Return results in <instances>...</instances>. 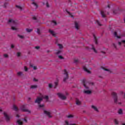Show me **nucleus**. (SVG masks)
Instances as JSON below:
<instances>
[{"label":"nucleus","mask_w":125,"mask_h":125,"mask_svg":"<svg viewBox=\"0 0 125 125\" xmlns=\"http://www.w3.org/2000/svg\"><path fill=\"white\" fill-rule=\"evenodd\" d=\"M11 48H14V44H11Z\"/></svg>","instance_id":"obj_55"},{"label":"nucleus","mask_w":125,"mask_h":125,"mask_svg":"<svg viewBox=\"0 0 125 125\" xmlns=\"http://www.w3.org/2000/svg\"><path fill=\"white\" fill-rule=\"evenodd\" d=\"M113 46H114V48L117 49V46H116V44H115V43L113 44Z\"/></svg>","instance_id":"obj_53"},{"label":"nucleus","mask_w":125,"mask_h":125,"mask_svg":"<svg viewBox=\"0 0 125 125\" xmlns=\"http://www.w3.org/2000/svg\"><path fill=\"white\" fill-rule=\"evenodd\" d=\"M44 114H45V115H46V116H48L49 118H51V116H50V112L46 110H44Z\"/></svg>","instance_id":"obj_10"},{"label":"nucleus","mask_w":125,"mask_h":125,"mask_svg":"<svg viewBox=\"0 0 125 125\" xmlns=\"http://www.w3.org/2000/svg\"><path fill=\"white\" fill-rule=\"evenodd\" d=\"M42 101V98L37 97L35 100V103H38V104H41V102Z\"/></svg>","instance_id":"obj_8"},{"label":"nucleus","mask_w":125,"mask_h":125,"mask_svg":"<svg viewBox=\"0 0 125 125\" xmlns=\"http://www.w3.org/2000/svg\"><path fill=\"white\" fill-rule=\"evenodd\" d=\"M3 115L6 122H9V121H10V117H9L5 112H4Z\"/></svg>","instance_id":"obj_7"},{"label":"nucleus","mask_w":125,"mask_h":125,"mask_svg":"<svg viewBox=\"0 0 125 125\" xmlns=\"http://www.w3.org/2000/svg\"><path fill=\"white\" fill-rule=\"evenodd\" d=\"M112 96L113 97L114 100V103L116 104H119V105H121L122 103L121 102H119L118 99V96L117 95V93L115 92H112L111 93Z\"/></svg>","instance_id":"obj_1"},{"label":"nucleus","mask_w":125,"mask_h":125,"mask_svg":"<svg viewBox=\"0 0 125 125\" xmlns=\"http://www.w3.org/2000/svg\"><path fill=\"white\" fill-rule=\"evenodd\" d=\"M6 5H7V4L6 3H4V8H6Z\"/></svg>","instance_id":"obj_47"},{"label":"nucleus","mask_w":125,"mask_h":125,"mask_svg":"<svg viewBox=\"0 0 125 125\" xmlns=\"http://www.w3.org/2000/svg\"><path fill=\"white\" fill-rule=\"evenodd\" d=\"M30 67L33 68L34 70H37V66H34L33 64H30Z\"/></svg>","instance_id":"obj_34"},{"label":"nucleus","mask_w":125,"mask_h":125,"mask_svg":"<svg viewBox=\"0 0 125 125\" xmlns=\"http://www.w3.org/2000/svg\"><path fill=\"white\" fill-rule=\"evenodd\" d=\"M20 109L22 111V112H28V113H31V111L27 109H26L25 105H21L20 107Z\"/></svg>","instance_id":"obj_6"},{"label":"nucleus","mask_w":125,"mask_h":125,"mask_svg":"<svg viewBox=\"0 0 125 125\" xmlns=\"http://www.w3.org/2000/svg\"><path fill=\"white\" fill-rule=\"evenodd\" d=\"M3 57H4V58H8V55L5 54L3 55Z\"/></svg>","instance_id":"obj_42"},{"label":"nucleus","mask_w":125,"mask_h":125,"mask_svg":"<svg viewBox=\"0 0 125 125\" xmlns=\"http://www.w3.org/2000/svg\"><path fill=\"white\" fill-rule=\"evenodd\" d=\"M52 23H54V25L55 26H56V25H57V22H56V21H52Z\"/></svg>","instance_id":"obj_39"},{"label":"nucleus","mask_w":125,"mask_h":125,"mask_svg":"<svg viewBox=\"0 0 125 125\" xmlns=\"http://www.w3.org/2000/svg\"><path fill=\"white\" fill-rule=\"evenodd\" d=\"M66 117L68 119H72V118H74V116L72 114H70L69 115H67Z\"/></svg>","instance_id":"obj_24"},{"label":"nucleus","mask_w":125,"mask_h":125,"mask_svg":"<svg viewBox=\"0 0 125 125\" xmlns=\"http://www.w3.org/2000/svg\"><path fill=\"white\" fill-rule=\"evenodd\" d=\"M91 46L92 49L93 50L94 52H95V53H97V51H96V49H95L94 46L93 45H92Z\"/></svg>","instance_id":"obj_20"},{"label":"nucleus","mask_w":125,"mask_h":125,"mask_svg":"<svg viewBox=\"0 0 125 125\" xmlns=\"http://www.w3.org/2000/svg\"><path fill=\"white\" fill-rule=\"evenodd\" d=\"M42 99H45L46 100H48L49 97L48 96H42Z\"/></svg>","instance_id":"obj_19"},{"label":"nucleus","mask_w":125,"mask_h":125,"mask_svg":"<svg viewBox=\"0 0 125 125\" xmlns=\"http://www.w3.org/2000/svg\"><path fill=\"white\" fill-rule=\"evenodd\" d=\"M17 123H18V125H23V122H22L21 120H18V121H17Z\"/></svg>","instance_id":"obj_25"},{"label":"nucleus","mask_w":125,"mask_h":125,"mask_svg":"<svg viewBox=\"0 0 125 125\" xmlns=\"http://www.w3.org/2000/svg\"><path fill=\"white\" fill-rule=\"evenodd\" d=\"M19 117H20V116H19V115L17 114V118H19Z\"/></svg>","instance_id":"obj_61"},{"label":"nucleus","mask_w":125,"mask_h":125,"mask_svg":"<svg viewBox=\"0 0 125 125\" xmlns=\"http://www.w3.org/2000/svg\"><path fill=\"white\" fill-rule=\"evenodd\" d=\"M78 62H79V60L77 59L74 60V63H78Z\"/></svg>","instance_id":"obj_49"},{"label":"nucleus","mask_w":125,"mask_h":125,"mask_svg":"<svg viewBox=\"0 0 125 125\" xmlns=\"http://www.w3.org/2000/svg\"><path fill=\"white\" fill-rule=\"evenodd\" d=\"M83 70L85 71V72H86V73H88V74H90V71H89L86 67H83Z\"/></svg>","instance_id":"obj_17"},{"label":"nucleus","mask_w":125,"mask_h":125,"mask_svg":"<svg viewBox=\"0 0 125 125\" xmlns=\"http://www.w3.org/2000/svg\"><path fill=\"white\" fill-rule=\"evenodd\" d=\"M114 123L115 125H119V121L117 119L114 120Z\"/></svg>","instance_id":"obj_26"},{"label":"nucleus","mask_w":125,"mask_h":125,"mask_svg":"<svg viewBox=\"0 0 125 125\" xmlns=\"http://www.w3.org/2000/svg\"><path fill=\"white\" fill-rule=\"evenodd\" d=\"M122 43L123 44H124V46L125 47V40H123V41H121V42H118V44H119L120 45H121V44H122Z\"/></svg>","instance_id":"obj_16"},{"label":"nucleus","mask_w":125,"mask_h":125,"mask_svg":"<svg viewBox=\"0 0 125 125\" xmlns=\"http://www.w3.org/2000/svg\"><path fill=\"white\" fill-rule=\"evenodd\" d=\"M75 27L77 30H79V24L78 23V22H75Z\"/></svg>","instance_id":"obj_18"},{"label":"nucleus","mask_w":125,"mask_h":125,"mask_svg":"<svg viewBox=\"0 0 125 125\" xmlns=\"http://www.w3.org/2000/svg\"><path fill=\"white\" fill-rule=\"evenodd\" d=\"M59 59H61V60H63L64 59V57H63L62 56L60 55L58 56Z\"/></svg>","instance_id":"obj_36"},{"label":"nucleus","mask_w":125,"mask_h":125,"mask_svg":"<svg viewBox=\"0 0 125 125\" xmlns=\"http://www.w3.org/2000/svg\"><path fill=\"white\" fill-rule=\"evenodd\" d=\"M24 70L25 71V72H27V71H28V68L26 67V66H24Z\"/></svg>","instance_id":"obj_46"},{"label":"nucleus","mask_w":125,"mask_h":125,"mask_svg":"<svg viewBox=\"0 0 125 125\" xmlns=\"http://www.w3.org/2000/svg\"><path fill=\"white\" fill-rule=\"evenodd\" d=\"M32 4H33L34 5V6H36V8H38V4H37V3H36V2H32Z\"/></svg>","instance_id":"obj_35"},{"label":"nucleus","mask_w":125,"mask_h":125,"mask_svg":"<svg viewBox=\"0 0 125 125\" xmlns=\"http://www.w3.org/2000/svg\"><path fill=\"white\" fill-rule=\"evenodd\" d=\"M8 24H11V25H14V26H16L17 25V21H14L12 19L9 20L8 21Z\"/></svg>","instance_id":"obj_5"},{"label":"nucleus","mask_w":125,"mask_h":125,"mask_svg":"<svg viewBox=\"0 0 125 125\" xmlns=\"http://www.w3.org/2000/svg\"><path fill=\"white\" fill-rule=\"evenodd\" d=\"M96 24H97V25H99V26H101V24H100V22H99V21H96Z\"/></svg>","instance_id":"obj_37"},{"label":"nucleus","mask_w":125,"mask_h":125,"mask_svg":"<svg viewBox=\"0 0 125 125\" xmlns=\"http://www.w3.org/2000/svg\"><path fill=\"white\" fill-rule=\"evenodd\" d=\"M38 104L39 108H42L43 107H44V104Z\"/></svg>","instance_id":"obj_38"},{"label":"nucleus","mask_w":125,"mask_h":125,"mask_svg":"<svg viewBox=\"0 0 125 125\" xmlns=\"http://www.w3.org/2000/svg\"><path fill=\"white\" fill-rule=\"evenodd\" d=\"M16 7L18 8L19 9H20V10H22V7L19 5H16Z\"/></svg>","instance_id":"obj_32"},{"label":"nucleus","mask_w":125,"mask_h":125,"mask_svg":"<svg viewBox=\"0 0 125 125\" xmlns=\"http://www.w3.org/2000/svg\"><path fill=\"white\" fill-rule=\"evenodd\" d=\"M24 122H25V123H27V119H26V118L24 119Z\"/></svg>","instance_id":"obj_59"},{"label":"nucleus","mask_w":125,"mask_h":125,"mask_svg":"<svg viewBox=\"0 0 125 125\" xmlns=\"http://www.w3.org/2000/svg\"><path fill=\"white\" fill-rule=\"evenodd\" d=\"M83 86L86 89H89V86H87L88 84H89V85H93V84H94V83L93 82L86 83L84 81L83 82Z\"/></svg>","instance_id":"obj_2"},{"label":"nucleus","mask_w":125,"mask_h":125,"mask_svg":"<svg viewBox=\"0 0 125 125\" xmlns=\"http://www.w3.org/2000/svg\"><path fill=\"white\" fill-rule=\"evenodd\" d=\"M118 114H119L120 115H122V114H123V110L122 109H120L118 110Z\"/></svg>","instance_id":"obj_28"},{"label":"nucleus","mask_w":125,"mask_h":125,"mask_svg":"<svg viewBox=\"0 0 125 125\" xmlns=\"http://www.w3.org/2000/svg\"><path fill=\"white\" fill-rule=\"evenodd\" d=\"M58 45L60 49H62L63 48V45L61 44H58Z\"/></svg>","instance_id":"obj_29"},{"label":"nucleus","mask_w":125,"mask_h":125,"mask_svg":"<svg viewBox=\"0 0 125 125\" xmlns=\"http://www.w3.org/2000/svg\"><path fill=\"white\" fill-rule=\"evenodd\" d=\"M57 95L60 99H62V100H66L67 98L64 94L61 93H58Z\"/></svg>","instance_id":"obj_4"},{"label":"nucleus","mask_w":125,"mask_h":125,"mask_svg":"<svg viewBox=\"0 0 125 125\" xmlns=\"http://www.w3.org/2000/svg\"><path fill=\"white\" fill-rule=\"evenodd\" d=\"M101 52H102V53H103V54H105V52H104V51H102Z\"/></svg>","instance_id":"obj_60"},{"label":"nucleus","mask_w":125,"mask_h":125,"mask_svg":"<svg viewBox=\"0 0 125 125\" xmlns=\"http://www.w3.org/2000/svg\"><path fill=\"white\" fill-rule=\"evenodd\" d=\"M65 125H69V122H68V121H65Z\"/></svg>","instance_id":"obj_54"},{"label":"nucleus","mask_w":125,"mask_h":125,"mask_svg":"<svg viewBox=\"0 0 125 125\" xmlns=\"http://www.w3.org/2000/svg\"><path fill=\"white\" fill-rule=\"evenodd\" d=\"M13 110H14V111H18L19 109L18 107L16 106V105H13Z\"/></svg>","instance_id":"obj_21"},{"label":"nucleus","mask_w":125,"mask_h":125,"mask_svg":"<svg viewBox=\"0 0 125 125\" xmlns=\"http://www.w3.org/2000/svg\"><path fill=\"white\" fill-rule=\"evenodd\" d=\"M63 75V82H65L68 80V79H69V75L68 74V72L66 69H64V70Z\"/></svg>","instance_id":"obj_3"},{"label":"nucleus","mask_w":125,"mask_h":125,"mask_svg":"<svg viewBox=\"0 0 125 125\" xmlns=\"http://www.w3.org/2000/svg\"><path fill=\"white\" fill-rule=\"evenodd\" d=\"M37 33L38 34V35H41V31L40 30V29H37Z\"/></svg>","instance_id":"obj_40"},{"label":"nucleus","mask_w":125,"mask_h":125,"mask_svg":"<svg viewBox=\"0 0 125 125\" xmlns=\"http://www.w3.org/2000/svg\"><path fill=\"white\" fill-rule=\"evenodd\" d=\"M107 7H108V8H110V5H107Z\"/></svg>","instance_id":"obj_62"},{"label":"nucleus","mask_w":125,"mask_h":125,"mask_svg":"<svg viewBox=\"0 0 125 125\" xmlns=\"http://www.w3.org/2000/svg\"><path fill=\"white\" fill-rule=\"evenodd\" d=\"M93 37H94L95 43L96 44H97V43H98V42H97V38H96V36H95V35L94 34H93Z\"/></svg>","instance_id":"obj_15"},{"label":"nucleus","mask_w":125,"mask_h":125,"mask_svg":"<svg viewBox=\"0 0 125 125\" xmlns=\"http://www.w3.org/2000/svg\"><path fill=\"white\" fill-rule=\"evenodd\" d=\"M26 31L27 33H31V32H32V31H33V29H32L26 28Z\"/></svg>","instance_id":"obj_23"},{"label":"nucleus","mask_w":125,"mask_h":125,"mask_svg":"<svg viewBox=\"0 0 125 125\" xmlns=\"http://www.w3.org/2000/svg\"><path fill=\"white\" fill-rule=\"evenodd\" d=\"M18 76H21V75H22V72H18Z\"/></svg>","instance_id":"obj_51"},{"label":"nucleus","mask_w":125,"mask_h":125,"mask_svg":"<svg viewBox=\"0 0 125 125\" xmlns=\"http://www.w3.org/2000/svg\"><path fill=\"white\" fill-rule=\"evenodd\" d=\"M11 29L13 31H16V30H17V28L14 26H12Z\"/></svg>","instance_id":"obj_33"},{"label":"nucleus","mask_w":125,"mask_h":125,"mask_svg":"<svg viewBox=\"0 0 125 125\" xmlns=\"http://www.w3.org/2000/svg\"><path fill=\"white\" fill-rule=\"evenodd\" d=\"M58 85V82H55V86H54V88H56V87H57V86Z\"/></svg>","instance_id":"obj_31"},{"label":"nucleus","mask_w":125,"mask_h":125,"mask_svg":"<svg viewBox=\"0 0 125 125\" xmlns=\"http://www.w3.org/2000/svg\"><path fill=\"white\" fill-rule=\"evenodd\" d=\"M33 81L34 82H38V80L36 79L35 78L34 79Z\"/></svg>","instance_id":"obj_57"},{"label":"nucleus","mask_w":125,"mask_h":125,"mask_svg":"<svg viewBox=\"0 0 125 125\" xmlns=\"http://www.w3.org/2000/svg\"><path fill=\"white\" fill-rule=\"evenodd\" d=\"M66 95H68V93H66Z\"/></svg>","instance_id":"obj_63"},{"label":"nucleus","mask_w":125,"mask_h":125,"mask_svg":"<svg viewBox=\"0 0 125 125\" xmlns=\"http://www.w3.org/2000/svg\"><path fill=\"white\" fill-rule=\"evenodd\" d=\"M49 33H50L51 35H52L53 37H56V34H55V33H54V31H53V30L49 29Z\"/></svg>","instance_id":"obj_11"},{"label":"nucleus","mask_w":125,"mask_h":125,"mask_svg":"<svg viewBox=\"0 0 125 125\" xmlns=\"http://www.w3.org/2000/svg\"><path fill=\"white\" fill-rule=\"evenodd\" d=\"M46 6H47V7H49V4H48V2H46Z\"/></svg>","instance_id":"obj_52"},{"label":"nucleus","mask_w":125,"mask_h":125,"mask_svg":"<svg viewBox=\"0 0 125 125\" xmlns=\"http://www.w3.org/2000/svg\"><path fill=\"white\" fill-rule=\"evenodd\" d=\"M65 11L69 14V16H71V17H73V15H72V14L68 11V10L65 9Z\"/></svg>","instance_id":"obj_27"},{"label":"nucleus","mask_w":125,"mask_h":125,"mask_svg":"<svg viewBox=\"0 0 125 125\" xmlns=\"http://www.w3.org/2000/svg\"><path fill=\"white\" fill-rule=\"evenodd\" d=\"M35 48H36V49H40V47L39 46H37L35 47Z\"/></svg>","instance_id":"obj_48"},{"label":"nucleus","mask_w":125,"mask_h":125,"mask_svg":"<svg viewBox=\"0 0 125 125\" xmlns=\"http://www.w3.org/2000/svg\"><path fill=\"white\" fill-rule=\"evenodd\" d=\"M113 13H114V14H116L117 13V11L114 10L113 11Z\"/></svg>","instance_id":"obj_56"},{"label":"nucleus","mask_w":125,"mask_h":125,"mask_svg":"<svg viewBox=\"0 0 125 125\" xmlns=\"http://www.w3.org/2000/svg\"><path fill=\"white\" fill-rule=\"evenodd\" d=\"M37 87H38L37 85H31V88H32L33 89H34L35 88H37Z\"/></svg>","instance_id":"obj_30"},{"label":"nucleus","mask_w":125,"mask_h":125,"mask_svg":"<svg viewBox=\"0 0 125 125\" xmlns=\"http://www.w3.org/2000/svg\"><path fill=\"white\" fill-rule=\"evenodd\" d=\"M17 55L18 57H20V56L21 55V53L18 52L17 54Z\"/></svg>","instance_id":"obj_44"},{"label":"nucleus","mask_w":125,"mask_h":125,"mask_svg":"<svg viewBox=\"0 0 125 125\" xmlns=\"http://www.w3.org/2000/svg\"><path fill=\"white\" fill-rule=\"evenodd\" d=\"M122 125H125V124H122Z\"/></svg>","instance_id":"obj_64"},{"label":"nucleus","mask_w":125,"mask_h":125,"mask_svg":"<svg viewBox=\"0 0 125 125\" xmlns=\"http://www.w3.org/2000/svg\"><path fill=\"white\" fill-rule=\"evenodd\" d=\"M101 14L103 18H105V17H106V11L104 10H102L101 11Z\"/></svg>","instance_id":"obj_9"},{"label":"nucleus","mask_w":125,"mask_h":125,"mask_svg":"<svg viewBox=\"0 0 125 125\" xmlns=\"http://www.w3.org/2000/svg\"><path fill=\"white\" fill-rule=\"evenodd\" d=\"M83 92L85 94H91V91L89 90H84Z\"/></svg>","instance_id":"obj_13"},{"label":"nucleus","mask_w":125,"mask_h":125,"mask_svg":"<svg viewBox=\"0 0 125 125\" xmlns=\"http://www.w3.org/2000/svg\"><path fill=\"white\" fill-rule=\"evenodd\" d=\"M114 37H116L117 39H121V36H118V34L116 32H114Z\"/></svg>","instance_id":"obj_22"},{"label":"nucleus","mask_w":125,"mask_h":125,"mask_svg":"<svg viewBox=\"0 0 125 125\" xmlns=\"http://www.w3.org/2000/svg\"><path fill=\"white\" fill-rule=\"evenodd\" d=\"M18 36L19 38H20V39H23V38H24V36H22V35H18Z\"/></svg>","instance_id":"obj_41"},{"label":"nucleus","mask_w":125,"mask_h":125,"mask_svg":"<svg viewBox=\"0 0 125 125\" xmlns=\"http://www.w3.org/2000/svg\"><path fill=\"white\" fill-rule=\"evenodd\" d=\"M33 20H37V18L34 17L33 18Z\"/></svg>","instance_id":"obj_58"},{"label":"nucleus","mask_w":125,"mask_h":125,"mask_svg":"<svg viewBox=\"0 0 125 125\" xmlns=\"http://www.w3.org/2000/svg\"><path fill=\"white\" fill-rule=\"evenodd\" d=\"M61 52V50H57V52H56V54H58V55L60 54Z\"/></svg>","instance_id":"obj_43"},{"label":"nucleus","mask_w":125,"mask_h":125,"mask_svg":"<svg viewBox=\"0 0 125 125\" xmlns=\"http://www.w3.org/2000/svg\"><path fill=\"white\" fill-rule=\"evenodd\" d=\"M103 70H104V71H109V69H106L104 67H102Z\"/></svg>","instance_id":"obj_45"},{"label":"nucleus","mask_w":125,"mask_h":125,"mask_svg":"<svg viewBox=\"0 0 125 125\" xmlns=\"http://www.w3.org/2000/svg\"><path fill=\"white\" fill-rule=\"evenodd\" d=\"M49 88H51L52 87V84H49Z\"/></svg>","instance_id":"obj_50"},{"label":"nucleus","mask_w":125,"mask_h":125,"mask_svg":"<svg viewBox=\"0 0 125 125\" xmlns=\"http://www.w3.org/2000/svg\"><path fill=\"white\" fill-rule=\"evenodd\" d=\"M91 108L92 109H93V110H94V111H95L96 112H99V110H98V108H97L96 106L94 105H92Z\"/></svg>","instance_id":"obj_14"},{"label":"nucleus","mask_w":125,"mask_h":125,"mask_svg":"<svg viewBox=\"0 0 125 125\" xmlns=\"http://www.w3.org/2000/svg\"><path fill=\"white\" fill-rule=\"evenodd\" d=\"M76 105H81V104H82V102H81L79 99H76Z\"/></svg>","instance_id":"obj_12"}]
</instances>
